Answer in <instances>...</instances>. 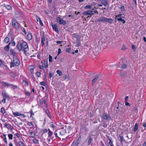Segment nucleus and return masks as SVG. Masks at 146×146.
<instances>
[{
  "instance_id": "a19ab883",
  "label": "nucleus",
  "mask_w": 146,
  "mask_h": 146,
  "mask_svg": "<svg viewBox=\"0 0 146 146\" xmlns=\"http://www.w3.org/2000/svg\"><path fill=\"white\" fill-rule=\"evenodd\" d=\"M52 56L50 55H49V62H52Z\"/></svg>"
},
{
  "instance_id": "423d86ee",
  "label": "nucleus",
  "mask_w": 146,
  "mask_h": 146,
  "mask_svg": "<svg viewBox=\"0 0 146 146\" xmlns=\"http://www.w3.org/2000/svg\"><path fill=\"white\" fill-rule=\"evenodd\" d=\"M104 119L109 121L111 119V117L105 113H103L102 117Z\"/></svg>"
},
{
  "instance_id": "9d476101",
  "label": "nucleus",
  "mask_w": 146,
  "mask_h": 146,
  "mask_svg": "<svg viewBox=\"0 0 146 146\" xmlns=\"http://www.w3.org/2000/svg\"><path fill=\"white\" fill-rule=\"evenodd\" d=\"M52 26L53 30L57 33H58L59 31L58 30V28H57L56 25L55 24L54 25H52Z\"/></svg>"
},
{
  "instance_id": "a878e982",
  "label": "nucleus",
  "mask_w": 146,
  "mask_h": 146,
  "mask_svg": "<svg viewBox=\"0 0 146 146\" xmlns=\"http://www.w3.org/2000/svg\"><path fill=\"white\" fill-rule=\"evenodd\" d=\"M48 137H50L53 134V132L51 131L49 129H48Z\"/></svg>"
},
{
  "instance_id": "393cba45",
  "label": "nucleus",
  "mask_w": 146,
  "mask_h": 146,
  "mask_svg": "<svg viewBox=\"0 0 146 146\" xmlns=\"http://www.w3.org/2000/svg\"><path fill=\"white\" fill-rule=\"evenodd\" d=\"M3 85L5 86H7V87H8L9 86H11V84L7 83H5V82H3Z\"/></svg>"
},
{
  "instance_id": "bf43d9fd",
  "label": "nucleus",
  "mask_w": 146,
  "mask_h": 146,
  "mask_svg": "<svg viewBox=\"0 0 146 146\" xmlns=\"http://www.w3.org/2000/svg\"><path fill=\"white\" fill-rule=\"evenodd\" d=\"M23 84L25 85H27V83L26 81H23Z\"/></svg>"
},
{
  "instance_id": "de8ad7c7",
  "label": "nucleus",
  "mask_w": 146,
  "mask_h": 146,
  "mask_svg": "<svg viewBox=\"0 0 146 146\" xmlns=\"http://www.w3.org/2000/svg\"><path fill=\"white\" fill-rule=\"evenodd\" d=\"M71 49L70 48H66V51L67 52L70 53Z\"/></svg>"
},
{
  "instance_id": "c03bdc74",
  "label": "nucleus",
  "mask_w": 146,
  "mask_h": 146,
  "mask_svg": "<svg viewBox=\"0 0 146 146\" xmlns=\"http://www.w3.org/2000/svg\"><path fill=\"white\" fill-rule=\"evenodd\" d=\"M8 136L9 139H13V135L12 134H9L8 135Z\"/></svg>"
},
{
  "instance_id": "79ce46f5",
  "label": "nucleus",
  "mask_w": 146,
  "mask_h": 146,
  "mask_svg": "<svg viewBox=\"0 0 146 146\" xmlns=\"http://www.w3.org/2000/svg\"><path fill=\"white\" fill-rule=\"evenodd\" d=\"M36 74L37 77H38L40 76L41 74L40 72H36Z\"/></svg>"
},
{
  "instance_id": "bb28decb",
  "label": "nucleus",
  "mask_w": 146,
  "mask_h": 146,
  "mask_svg": "<svg viewBox=\"0 0 146 146\" xmlns=\"http://www.w3.org/2000/svg\"><path fill=\"white\" fill-rule=\"evenodd\" d=\"M56 73L60 76H62V72L59 70H58L56 71Z\"/></svg>"
},
{
  "instance_id": "6e6552de",
  "label": "nucleus",
  "mask_w": 146,
  "mask_h": 146,
  "mask_svg": "<svg viewBox=\"0 0 146 146\" xmlns=\"http://www.w3.org/2000/svg\"><path fill=\"white\" fill-rule=\"evenodd\" d=\"M12 25L16 29H18L19 28V24L16 20H12Z\"/></svg>"
},
{
  "instance_id": "603ef678",
  "label": "nucleus",
  "mask_w": 146,
  "mask_h": 146,
  "mask_svg": "<svg viewBox=\"0 0 146 146\" xmlns=\"http://www.w3.org/2000/svg\"><path fill=\"white\" fill-rule=\"evenodd\" d=\"M49 78H50L53 76V74L51 73V72H50L49 73Z\"/></svg>"
},
{
  "instance_id": "864d4df0",
  "label": "nucleus",
  "mask_w": 146,
  "mask_h": 146,
  "mask_svg": "<svg viewBox=\"0 0 146 146\" xmlns=\"http://www.w3.org/2000/svg\"><path fill=\"white\" fill-rule=\"evenodd\" d=\"M22 31L24 33V34H23L24 35H26V32L25 30V29H24V28H23V30H22Z\"/></svg>"
},
{
  "instance_id": "774afa93",
  "label": "nucleus",
  "mask_w": 146,
  "mask_h": 146,
  "mask_svg": "<svg viewBox=\"0 0 146 146\" xmlns=\"http://www.w3.org/2000/svg\"><path fill=\"white\" fill-rule=\"evenodd\" d=\"M143 146H146V141L144 143Z\"/></svg>"
},
{
  "instance_id": "e433bc0d",
  "label": "nucleus",
  "mask_w": 146,
  "mask_h": 146,
  "mask_svg": "<svg viewBox=\"0 0 146 146\" xmlns=\"http://www.w3.org/2000/svg\"><path fill=\"white\" fill-rule=\"evenodd\" d=\"M127 65L126 64H122L121 68L123 69H125L127 67Z\"/></svg>"
},
{
  "instance_id": "052dcab7",
  "label": "nucleus",
  "mask_w": 146,
  "mask_h": 146,
  "mask_svg": "<svg viewBox=\"0 0 146 146\" xmlns=\"http://www.w3.org/2000/svg\"><path fill=\"white\" fill-rule=\"evenodd\" d=\"M109 139L110 140L109 144L111 145H113L112 142L111 141V140L110 139Z\"/></svg>"
},
{
  "instance_id": "c756f323",
  "label": "nucleus",
  "mask_w": 146,
  "mask_h": 146,
  "mask_svg": "<svg viewBox=\"0 0 146 146\" xmlns=\"http://www.w3.org/2000/svg\"><path fill=\"white\" fill-rule=\"evenodd\" d=\"M37 20L38 21V20H39L40 24L41 25V26H43V24L40 18L37 17Z\"/></svg>"
},
{
  "instance_id": "7ed1b4c3",
  "label": "nucleus",
  "mask_w": 146,
  "mask_h": 146,
  "mask_svg": "<svg viewBox=\"0 0 146 146\" xmlns=\"http://www.w3.org/2000/svg\"><path fill=\"white\" fill-rule=\"evenodd\" d=\"M56 21L59 23L60 24L65 25L66 23V22L60 17H58L56 18Z\"/></svg>"
},
{
  "instance_id": "e2e57ef3",
  "label": "nucleus",
  "mask_w": 146,
  "mask_h": 146,
  "mask_svg": "<svg viewBox=\"0 0 146 146\" xmlns=\"http://www.w3.org/2000/svg\"><path fill=\"white\" fill-rule=\"evenodd\" d=\"M125 105L126 106H129L130 105L129 103L127 101H125Z\"/></svg>"
},
{
  "instance_id": "dca6fc26",
  "label": "nucleus",
  "mask_w": 146,
  "mask_h": 146,
  "mask_svg": "<svg viewBox=\"0 0 146 146\" xmlns=\"http://www.w3.org/2000/svg\"><path fill=\"white\" fill-rule=\"evenodd\" d=\"M13 114L15 116H21L23 115L20 113L18 112H13Z\"/></svg>"
},
{
  "instance_id": "338daca9",
  "label": "nucleus",
  "mask_w": 146,
  "mask_h": 146,
  "mask_svg": "<svg viewBox=\"0 0 146 146\" xmlns=\"http://www.w3.org/2000/svg\"><path fill=\"white\" fill-rule=\"evenodd\" d=\"M120 138L121 141L122 142L123 141V137L122 136H120Z\"/></svg>"
},
{
  "instance_id": "69168bd1",
  "label": "nucleus",
  "mask_w": 146,
  "mask_h": 146,
  "mask_svg": "<svg viewBox=\"0 0 146 146\" xmlns=\"http://www.w3.org/2000/svg\"><path fill=\"white\" fill-rule=\"evenodd\" d=\"M55 135L56 137H58V136L57 135V133L56 132V131H55Z\"/></svg>"
},
{
  "instance_id": "2f4dec72",
  "label": "nucleus",
  "mask_w": 146,
  "mask_h": 146,
  "mask_svg": "<svg viewBox=\"0 0 146 146\" xmlns=\"http://www.w3.org/2000/svg\"><path fill=\"white\" fill-rule=\"evenodd\" d=\"M4 41L6 43H8L9 41V38L6 37L4 39Z\"/></svg>"
},
{
  "instance_id": "1a4fd4ad",
  "label": "nucleus",
  "mask_w": 146,
  "mask_h": 146,
  "mask_svg": "<svg viewBox=\"0 0 146 146\" xmlns=\"http://www.w3.org/2000/svg\"><path fill=\"white\" fill-rule=\"evenodd\" d=\"M35 68V66L33 65H30L28 67V69L30 71V72L32 74H33L34 70Z\"/></svg>"
},
{
  "instance_id": "58836bf2",
  "label": "nucleus",
  "mask_w": 146,
  "mask_h": 146,
  "mask_svg": "<svg viewBox=\"0 0 146 146\" xmlns=\"http://www.w3.org/2000/svg\"><path fill=\"white\" fill-rule=\"evenodd\" d=\"M33 142L35 143H38V140L36 139H34L33 140Z\"/></svg>"
},
{
  "instance_id": "72a5a7b5",
  "label": "nucleus",
  "mask_w": 146,
  "mask_h": 146,
  "mask_svg": "<svg viewBox=\"0 0 146 146\" xmlns=\"http://www.w3.org/2000/svg\"><path fill=\"white\" fill-rule=\"evenodd\" d=\"M28 125L30 126V128L31 129L33 128L34 126V125L32 122L28 123Z\"/></svg>"
},
{
  "instance_id": "c9c22d12",
  "label": "nucleus",
  "mask_w": 146,
  "mask_h": 146,
  "mask_svg": "<svg viewBox=\"0 0 146 146\" xmlns=\"http://www.w3.org/2000/svg\"><path fill=\"white\" fill-rule=\"evenodd\" d=\"M63 80H66L67 81H68L69 80V77L67 75H65L64 76L63 78Z\"/></svg>"
},
{
  "instance_id": "0eeeda50",
  "label": "nucleus",
  "mask_w": 146,
  "mask_h": 146,
  "mask_svg": "<svg viewBox=\"0 0 146 146\" xmlns=\"http://www.w3.org/2000/svg\"><path fill=\"white\" fill-rule=\"evenodd\" d=\"M95 13V11H94L92 10H88L86 11H84L83 13V14L84 15H94Z\"/></svg>"
},
{
  "instance_id": "f704fd0d",
  "label": "nucleus",
  "mask_w": 146,
  "mask_h": 146,
  "mask_svg": "<svg viewBox=\"0 0 146 146\" xmlns=\"http://www.w3.org/2000/svg\"><path fill=\"white\" fill-rule=\"evenodd\" d=\"M65 133V131L64 130H62L60 132V134L62 136L64 135Z\"/></svg>"
},
{
  "instance_id": "8fccbe9b",
  "label": "nucleus",
  "mask_w": 146,
  "mask_h": 146,
  "mask_svg": "<svg viewBox=\"0 0 146 146\" xmlns=\"http://www.w3.org/2000/svg\"><path fill=\"white\" fill-rule=\"evenodd\" d=\"M122 15L121 14H119L115 16V19H117L118 17H121Z\"/></svg>"
},
{
  "instance_id": "2eb2a0df",
  "label": "nucleus",
  "mask_w": 146,
  "mask_h": 146,
  "mask_svg": "<svg viewBox=\"0 0 146 146\" xmlns=\"http://www.w3.org/2000/svg\"><path fill=\"white\" fill-rule=\"evenodd\" d=\"M98 77V74H96L94 78L92 81V83L93 85L94 84L96 81Z\"/></svg>"
},
{
  "instance_id": "49530a36",
  "label": "nucleus",
  "mask_w": 146,
  "mask_h": 146,
  "mask_svg": "<svg viewBox=\"0 0 146 146\" xmlns=\"http://www.w3.org/2000/svg\"><path fill=\"white\" fill-rule=\"evenodd\" d=\"M11 87L12 88L15 89L17 88V86H14L11 84Z\"/></svg>"
},
{
  "instance_id": "20e7f679",
  "label": "nucleus",
  "mask_w": 146,
  "mask_h": 146,
  "mask_svg": "<svg viewBox=\"0 0 146 146\" xmlns=\"http://www.w3.org/2000/svg\"><path fill=\"white\" fill-rule=\"evenodd\" d=\"M98 1L99 2H100L102 4H98L97 5V6L98 7H102L103 5L105 6H106L108 4V1L106 0H99Z\"/></svg>"
},
{
  "instance_id": "0e129e2a",
  "label": "nucleus",
  "mask_w": 146,
  "mask_h": 146,
  "mask_svg": "<svg viewBox=\"0 0 146 146\" xmlns=\"http://www.w3.org/2000/svg\"><path fill=\"white\" fill-rule=\"evenodd\" d=\"M10 75L12 77H13L14 76V74L13 72H11L10 73Z\"/></svg>"
},
{
  "instance_id": "4be33fe9",
  "label": "nucleus",
  "mask_w": 146,
  "mask_h": 146,
  "mask_svg": "<svg viewBox=\"0 0 146 146\" xmlns=\"http://www.w3.org/2000/svg\"><path fill=\"white\" fill-rule=\"evenodd\" d=\"M16 146H23L24 143L22 141H19L18 143V144H16Z\"/></svg>"
},
{
  "instance_id": "412c9836",
  "label": "nucleus",
  "mask_w": 146,
  "mask_h": 146,
  "mask_svg": "<svg viewBox=\"0 0 146 146\" xmlns=\"http://www.w3.org/2000/svg\"><path fill=\"white\" fill-rule=\"evenodd\" d=\"M11 54L13 56V57H14L15 56H16V52L13 50H10Z\"/></svg>"
},
{
  "instance_id": "f8f14e48",
  "label": "nucleus",
  "mask_w": 146,
  "mask_h": 146,
  "mask_svg": "<svg viewBox=\"0 0 146 146\" xmlns=\"http://www.w3.org/2000/svg\"><path fill=\"white\" fill-rule=\"evenodd\" d=\"M41 63L42 64L45 68H47L48 67V60H44L43 61H42Z\"/></svg>"
},
{
  "instance_id": "5701e85b",
  "label": "nucleus",
  "mask_w": 146,
  "mask_h": 146,
  "mask_svg": "<svg viewBox=\"0 0 146 146\" xmlns=\"http://www.w3.org/2000/svg\"><path fill=\"white\" fill-rule=\"evenodd\" d=\"M45 40V39L44 38V36H42L41 39V44L42 46H44V42Z\"/></svg>"
},
{
  "instance_id": "7c9ffc66",
  "label": "nucleus",
  "mask_w": 146,
  "mask_h": 146,
  "mask_svg": "<svg viewBox=\"0 0 146 146\" xmlns=\"http://www.w3.org/2000/svg\"><path fill=\"white\" fill-rule=\"evenodd\" d=\"M10 44V43L8 45H7L4 47V49L5 50L7 51L9 50V45Z\"/></svg>"
},
{
  "instance_id": "13d9d810",
  "label": "nucleus",
  "mask_w": 146,
  "mask_h": 146,
  "mask_svg": "<svg viewBox=\"0 0 146 146\" xmlns=\"http://www.w3.org/2000/svg\"><path fill=\"white\" fill-rule=\"evenodd\" d=\"M121 11H124V6H121Z\"/></svg>"
},
{
  "instance_id": "f3484780",
  "label": "nucleus",
  "mask_w": 146,
  "mask_h": 146,
  "mask_svg": "<svg viewBox=\"0 0 146 146\" xmlns=\"http://www.w3.org/2000/svg\"><path fill=\"white\" fill-rule=\"evenodd\" d=\"M79 142L77 141H74L72 143V145L73 146H77L79 144Z\"/></svg>"
},
{
  "instance_id": "c85d7f7f",
  "label": "nucleus",
  "mask_w": 146,
  "mask_h": 146,
  "mask_svg": "<svg viewBox=\"0 0 146 146\" xmlns=\"http://www.w3.org/2000/svg\"><path fill=\"white\" fill-rule=\"evenodd\" d=\"M117 20L119 21H121L123 23H124L125 22V21L124 19H122L121 18H119L117 19Z\"/></svg>"
},
{
  "instance_id": "9b49d317",
  "label": "nucleus",
  "mask_w": 146,
  "mask_h": 146,
  "mask_svg": "<svg viewBox=\"0 0 146 146\" xmlns=\"http://www.w3.org/2000/svg\"><path fill=\"white\" fill-rule=\"evenodd\" d=\"M73 36L75 38H77L78 40H80L81 38V35H78L77 33H74L73 35Z\"/></svg>"
},
{
  "instance_id": "6ab92c4d",
  "label": "nucleus",
  "mask_w": 146,
  "mask_h": 146,
  "mask_svg": "<svg viewBox=\"0 0 146 146\" xmlns=\"http://www.w3.org/2000/svg\"><path fill=\"white\" fill-rule=\"evenodd\" d=\"M113 21V20L112 19H108L106 18L105 22L111 23H112Z\"/></svg>"
},
{
  "instance_id": "5fc2aeb1",
  "label": "nucleus",
  "mask_w": 146,
  "mask_h": 146,
  "mask_svg": "<svg viewBox=\"0 0 146 146\" xmlns=\"http://www.w3.org/2000/svg\"><path fill=\"white\" fill-rule=\"evenodd\" d=\"M30 113L31 114V116L30 117H32V115H34V113L33 112L32 110H31V111L30 112Z\"/></svg>"
},
{
  "instance_id": "37998d69",
  "label": "nucleus",
  "mask_w": 146,
  "mask_h": 146,
  "mask_svg": "<svg viewBox=\"0 0 146 146\" xmlns=\"http://www.w3.org/2000/svg\"><path fill=\"white\" fill-rule=\"evenodd\" d=\"M92 141V138L91 137H90L88 139V145H90V144Z\"/></svg>"
},
{
  "instance_id": "4c0bfd02",
  "label": "nucleus",
  "mask_w": 146,
  "mask_h": 146,
  "mask_svg": "<svg viewBox=\"0 0 146 146\" xmlns=\"http://www.w3.org/2000/svg\"><path fill=\"white\" fill-rule=\"evenodd\" d=\"M92 6L90 5H87L84 8L86 9H90Z\"/></svg>"
},
{
  "instance_id": "aec40b11",
  "label": "nucleus",
  "mask_w": 146,
  "mask_h": 146,
  "mask_svg": "<svg viewBox=\"0 0 146 146\" xmlns=\"http://www.w3.org/2000/svg\"><path fill=\"white\" fill-rule=\"evenodd\" d=\"M138 125L137 123H135L134 127L133 130L134 131H136L138 129Z\"/></svg>"
},
{
  "instance_id": "4d7b16f0",
  "label": "nucleus",
  "mask_w": 146,
  "mask_h": 146,
  "mask_svg": "<svg viewBox=\"0 0 146 146\" xmlns=\"http://www.w3.org/2000/svg\"><path fill=\"white\" fill-rule=\"evenodd\" d=\"M61 53V50L60 49V48H59L58 49V55H59Z\"/></svg>"
},
{
  "instance_id": "6e6d98bb",
  "label": "nucleus",
  "mask_w": 146,
  "mask_h": 146,
  "mask_svg": "<svg viewBox=\"0 0 146 146\" xmlns=\"http://www.w3.org/2000/svg\"><path fill=\"white\" fill-rule=\"evenodd\" d=\"M39 68L40 69H42L43 70H44V67L43 66H41V65L39 66Z\"/></svg>"
},
{
  "instance_id": "3c124183",
  "label": "nucleus",
  "mask_w": 146,
  "mask_h": 146,
  "mask_svg": "<svg viewBox=\"0 0 146 146\" xmlns=\"http://www.w3.org/2000/svg\"><path fill=\"white\" fill-rule=\"evenodd\" d=\"M42 131L43 133H47L48 132V130H47L46 129H44L43 130H42Z\"/></svg>"
},
{
  "instance_id": "f03ea898",
  "label": "nucleus",
  "mask_w": 146,
  "mask_h": 146,
  "mask_svg": "<svg viewBox=\"0 0 146 146\" xmlns=\"http://www.w3.org/2000/svg\"><path fill=\"white\" fill-rule=\"evenodd\" d=\"M22 47H23V51L24 54L27 56V44L23 40L22 41Z\"/></svg>"
},
{
  "instance_id": "b1692460",
  "label": "nucleus",
  "mask_w": 146,
  "mask_h": 146,
  "mask_svg": "<svg viewBox=\"0 0 146 146\" xmlns=\"http://www.w3.org/2000/svg\"><path fill=\"white\" fill-rule=\"evenodd\" d=\"M4 6L6 7L8 10H10L11 9V7L10 5L4 4Z\"/></svg>"
},
{
  "instance_id": "a211bd4d",
  "label": "nucleus",
  "mask_w": 146,
  "mask_h": 146,
  "mask_svg": "<svg viewBox=\"0 0 146 146\" xmlns=\"http://www.w3.org/2000/svg\"><path fill=\"white\" fill-rule=\"evenodd\" d=\"M29 133H28V134H29V136L30 137H34L35 136V134L33 132H29Z\"/></svg>"
},
{
  "instance_id": "a18cd8bd",
  "label": "nucleus",
  "mask_w": 146,
  "mask_h": 146,
  "mask_svg": "<svg viewBox=\"0 0 146 146\" xmlns=\"http://www.w3.org/2000/svg\"><path fill=\"white\" fill-rule=\"evenodd\" d=\"M1 112L3 114H4L5 113V110L4 108H1Z\"/></svg>"
},
{
  "instance_id": "680f3d73",
  "label": "nucleus",
  "mask_w": 146,
  "mask_h": 146,
  "mask_svg": "<svg viewBox=\"0 0 146 146\" xmlns=\"http://www.w3.org/2000/svg\"><path fill=\"white\" fill-rule=\"evenodd\" d=\"M132 48L134 50H135L136 48H135V46L134 45H132Z\"/></svg>"
},
{
  "instance_id": "f257e3e1",
  "label": "nucleus",
  "mask_w": 146,
  "mask_h": 146,
  "mask_svg": "<svg viewBox=\"0 0 146 146\" xmlns=\"http://www.w3.org/2000/svg\"><path fill=\"white\" fill-rule=\"evenodd\" d=\"M20 64V61L19 58L17 56H15L13 57V60L10 63V67L19 66Z\"/></svg>"
},
{
  "instance_id": "4468645a",
  "label": "nucleus",
  "mask_w": 146,
  "mask_h": 146,
  "mask_svg": "<svg viewBox=\"0 0 146 146\" xmlns=\"http://www.w3.org/2000/svg\"><path fill=\"white\" fill-rule=\"evenodd\" d=\"M106 18L105 17H101L100 19L98 20V21L105 22Z\"/></svg>"
},
{
  "instance_id": "cd10ccee",
  "label": "nucleus",
  "mask_w": 146,
  "mask_h": 146,
  "mask_svg": "<svg viewBox=\"0 0 146 146\" xmlns=\"http://www.w3.org/2000/svg\"><path fill=\"white\" fill-rule=\"evenodd\" d=\"M4 127H7V128H11V127H12L11 125L9 123L6 124L4 125Z\"/></svg>"
},
{
  "instance_id": "09e8293b",
  "label": "nucleus",
  "mask_w": 146,
  "mask_h": 146,
  "mask_svg": "<svg viewBox=\"0 0 146 146\" xmlns=\"http://www.w3.org/2000/svg\"><path fill=\"white\" fill-rule=\"evenodd\" d=\"M40 84L42 86H45L46 84L45 82L44 81H42L40 83Z\"/></svg>"
},
{
  "instance_id": "ea45409f",
  "label": "nucleus",
  "mask_w": 146,
  "mask_h": 146,
  "mask_svg": "<svg viewBox=\"0 0 146 146\" xmlns=\"http://www.w3.org/2000/svg\"><path fill=\"white\" fill-rule=\"evenodd\" d=\"M3 138L4 140V141L6 143H7V141L6 138V135L5 134H4L3 135Z\"/></svg>"
},
{
  "instance_id": "473e14b6",
  "label": "nucleus",
  "mask_w": 146,
  "mask_h": 146,
  "mask_svg": "<svg viewBox=\"0 0 146 146\" xmlns=\"http://www.w3.org/2000/svg\"><path fill=\"white\" fill-rule=\"evenodd\" d=\"M29 37V38H28V40H30L32 39V36L31 34L29 33L28 34V38Z\"/></svg>"
},
{
  "instance_id": "39448f33",
  "label": "nucleus",
  "mask_w": 146,
  "mask_h": 146,
  "mask_svg": "<svg viewBox=\"0 0 146 146\" xmlns=\"http://www.w3.org/2000/svg\"><path fill=\"white\" fill-rule=\"evenodd\" d=\"M2 95L3 97V99L2 100V102L5 103L6 102V99L9 100V96L5 92H3Z\"/></svg>"
},
{
  "instance_id": "ddd939ff",
  "label": "nucleus",
  "mask_w": 146,
  "mask_h": 146,
  "mask_svg": "<svg viewBox=\"0 0 146 146\" xmlns=\"http://www.w3.org/2000/svg\"><path fill=\"white\" fill-rule=\"evenodd\" d=\"M22 43L21 42H19L17 45V47L19 51L23 50V47H22Z\"/></svg>"
}]
</instances>
